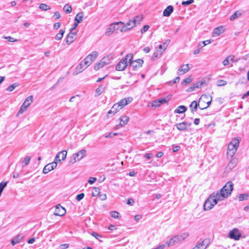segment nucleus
I'll return each mask as SVG.
<instances>
[{"instance_id":"obj_1","label":"nucleus","mask_w":249,"mask_h":249,"mask_svg":"<svg viewBox=\"0 0 249 249\" xmlns=\"http://www.w3.org/2000/svg\"><path fill=\"white\" fill-rule=\"evenodd\" d=\"M239 144V140L236 138L233 139L228 146L227 156L232 158Z\"/></svg>"},{"instance_id":"obj_2","label":"nucleus","mask_w":249,"mask_h":249,"mask_svg":"<svg viewBox=\"0 0 249 249\" xmlns=\"http://www.w3.org/2000/svg\"><path fill=\"white\" fill-rule=\"evenodd\" d=\"M126 57H129L128 62L130 64V67L132 68L133 70H136L138 68H141L143 63V61L142 59H139L133 61V55L132 53H129L126 55Z\"/></svg>"},{"instance_id":"obj_3","label":"nucleus","mask_w":249,"mask_h":249,"mask_svg":"<svg viewBox=\"0 0 249 249\" xmlns=\"http://www.w3.org/2000/svg\"><path fill=\"white\" fill-rule=\"evenodd\" d=\"M86 153V150L85 149L81 150L72 155L70 160L69 162L74 163L77 161H79L85 156Z\"/></svg>"},{"instance_id":"obj_4","label":"nucleus","mask_w":249,"mask_h":249,"mask_svg":"<svg viewBox=\"0 0 249 249\" xmlns=\"http://www.w3.org/2000/svg\"><path fill=\"white\" fill-rule=\"evenodd\" d=\"M124 24V22L122 21L116 22L113 23H111L109 27L107 29L106 32V35L107 36H109L111 35L114 31L118 30L120 29L119 25H123Z\"/></svg>"},{"instance_id":"obj_5","label":"nucleus","mask_w":249,"mask_h":249,"mask_svg":"<svg viewBox=\"0 0 249 249\" xmlns=\"http://www.w3.org/2000/svg\"><path fill=\"white\" fill-rule=\"evenodd\" d=\"M33 100V96L32 95H30L26 98L18 113V115L22 114L27 109L31 103H32Z\"/></svg>"},{"instance_id":"obj_6","label":"nucleus","mask_w":249,"mask_h":249,"mask_svg":"<svg viewBox=\"0 0 249 249\" xmlns=\"http://www.w3.org/2000/svg\"><path fill=\"white\" fill-rule=\"evenodd\" d=\"M233 189V184L231 181H228L220 190L221 193L228 195V197L231 195Z\"/></svg>"},{"instance_id":"obj_7","label":"nucleus","mask_w":249,"mask_h":249,"mask_svg":"<svg viewBox=\"0 0 249 249\" xmlns=\"http://www.w3.org/2000/svg\"><path fill=\"white\" fill-rule=\"evenodd\" d=\"M128 58L129 57H126V55L124 57H123L117 65L116 70L119 71L124 70L127 66Z\"/></svg>"},{"instance_id":"obj_8","label":"nucleus","mask_w":249,"mask_h":249,"mask_svg":"<svg viewBox=\"0 0 249 249\" xmlns=\"http://www.w3.org/2000/svg\"><path fill=\"white\" fill-rule=\"evenodd\" d=\"M142 18L139 17V16L135 17L132 20H129L125 24L127 27L131 28L132 29L134 27L136 26L137 24L140 23V22L142 21Z\"/></svg>"},{"instance_id":"obj_9","label":"nucleus","mask_w":249,"mask_h":249,"mask_svg":"<svg viewBox=\"0 0 249 249\" xmlns=\"http://www.w3.org/2000/svg\"><path fill=\"white\" fill-rule=\"evenodd\" d=\"M211 197L212 198H215L216 200L219 201H222L225 198L228 197V195H225L224 193H221L220 191L216 192H213V194H212L211 195Z\"/></svg>"},{"instance_id":"obj_10","label":"nucleus","mask_w":249,"mask_h":249,"mask_svg":"<svg viewBox=\"0 0 249 249\" xmlns=\"http://www.w3.org/2000/svg\"><path fill=\"white\" fill-rule=\"evenodd\" d=\"M241 236V234L237 229H233L229 233V237L236 240H239Z\"/></svg>"},{"instance_id":"obj_11","label":"nucleus","mask_w":249,"mask_h":249,"mask_svg":"<svg viewBox=\"0 0 249 249\" xmlns=\"http://www.w3.org/2000/svg\"><path fill=\"white\" fill-rule=\"evenodd\" d=\"M66 213L65 209L62 207L60 204H57L55 206L54 212V214L57 216H62Z\"/></svg>"},{"instance_id":"obj_12","label":"nucleus","mask_w":249,"mask_h":249,"mask_svg":"<svg viewBox=\"0 0 249 249\" xmlns=\"http://www.w3.org/2000/svg\"><path fill=\"white\" fill-rule=\"evenodd\" d=\"M205 82L204 81H198L196 83H194L192 86L189 87L187 90L186 91L188 92H192L195 90L196 89H198L201 88L202 86H203Z\"/></svg>"},{"instance_id":"obj_13","label":"nucleus","mask_w":249,"mask_h":249,"mask_svg":"<svg viewBox=\"0 0 249 249\" xmlns=\"http://www.w3.org/2000/svg\"><path fill=\"white\" fill-rule=\"evenodd\" d=\"M192 124L191 123L187 122H183L178 124H177L176 126L177 128L179 131H185L187 130V126H190Z\"/></svg>"},{"instance_id":"obj_14","label":"nucleus","mask_w":249,"mask_h":249,"mask_svg":"<svg viewBox=\"0 0 249 249\" xmlns=\"http://www.w3.org/2000/svg\"><path fill=\"white\" fill-rule=\"evenodd\" d=\"M212 198V197L210 196L205 201L203 206V209L205 211H209L213 207V204L211 202Z\"/></svg>"},{"instance_id":"obj_15","label":"nucleus","mask_w":249,"mask_h":249,"mask_svg":"<svg viewBox=\"0 0 249 249\" xmlns=\"http://www.w3.org/2000/svg\"><path fill=\"white\" fill-rule=\"evenodd\" d=\"M180 242L179 236L177 235L171 238L169 241L166 242V244L168 247L176 245V244Z\"/></svg>"},{"instance_id":"obj_16","label":"nucleus","mask_w":249,"mask_h":249,"mask_svg":"<svg viewBox=\"0 0 249 249\" xmlns=\"http://www.w3.org/2000/svg\"><path fill=\"white\" fill-rule=\"evenodd\" d=\"M121 109V107H119V105H117V104H115L108 111L107 116H109L110 115L112 116L114 115L118 111L120 110Z\"/></svg>"},{"instance_id":"obj_17","label":"nucleus","mask_w":249,"mask_h":249,"mask_svg":"<svg viewBox=\"0 0 249 249\" xmlns=\"http://www.w3.org/2000/svg\"><path fill=\"white\" fill-rule=\"evenodd\" d=\"M76 34V32L71 31L70 33L67 35L66 43L69 45L74 41V36Z\"/></svg>"},{"instance_id":"obj_18","label":"nucleus","mask_w":249,"mask_h":249,"mask_svg":"<svg viewBox=\"0 0 249 249\" xmlns=\"http://www.w3.org/2000/svg\"><path fill=\"white\" fill-rule=\"evenodd\" d=\"M189 71L188 64L182 65L178 70L177 74L178 75H182Z\"/></svg>"},{"instance_id":"obj_19","label":"nucleus","mask_w":249,"mask_h":249,"mask_svg":"<svg viewBox=\"0 0 249 249\" xmlns=\"http://www.w3.org/2000/svg\"><path fill=\"white\" fill-rule=\"evenodd\" d=\"M225 31L224 28L223 26H219L216 28H215L213 32V36H216L222 33H223Z\"/></svg>"},{"instance_id":"obj_20","label":"nucleus","mask_w":249,"mask_h":249,"mask_svg":"<svg viewBox=\"0 0 249 249\" xmlns=\"http://www.w3.org/2000/svg\"><path fill=\"white\" fill-rule=\"evenodd\" d=\"M174 11V7L172 5L168 6L163 12V16L164 17H169Z\"/></svg>"},{"instance_id":"obj_21","label":"nucleus","mask_w":249,"mask_h":249,"mask_svg":"<svg viewBox=\"0 0 249 249\" xmlns=\"http://www.w3.org/2000/svg\"><path fill=\"white\" fill-rule=\"evenodd\" d=\"M98 55V52L96 51H94L92 52L90 54H89L86 57L87 59L89 60V61L91 63L97 57Z\"/></svg>"},{"instance_id":"obj_22","label":"nucleus","mask_w":249,"mask_h":249,"mask_svg":"<svg viewBox=\"0 0 249 249\" xmlns=\"http://www.w3.org/2000/svg\"><path fill=\"white\" fill-rule=\"evenodd\" d=\"M107 59H108V57H104L102 58L100 61L95 65L94 70L95 71H97L100 68L103 67L105 66V62L103 61Z\"/></svg>"},{"instance_id":"obj_23","label":"nucleus","mask_w":249,"mask_h":249,"mask_svg":"<svg viewBox=\"0 0 249 249\" xmlns=\"http://www.w3.org/2000/svg\"><path fill=\"white\" fill-rule=\"evenodd\" d=\"M237 160L235 158L232 159L227 165V168L231 170L236 165Z\"/></svg>"},{"instance_id":"obj_24","label":"nucleus","mask_w":249,"mask_h":249,"mask_svg":"<svg viewBox=\"0 0 249 249\" xmlns=\"http://www.w3.org/2000/svg\"><path fill=\"white\" fill-rule=\"evenodd\" d=\"M199 107V104H197L196 101H193L190 105V109H191V112L192 113L194 112L195 111H196V110H197V107Z\"/></svg>"},{"instance_id":"obj_25","label":"nucleus","mask_w":249,"mask_h":249,"mask_svg":"<svg viewBox=\"0 0 249 249\" xmlns=\"http://www.w3.org/2000/svg\"><path fill=\"white\" fill-rule=\"evenodd\" d=\"M187 109V108L186 107L181 105L178 106L177 108L175 109L174 112L176 113H182L185 112Z\"/></svg>"},{"instance_id":"obj_26","label":"nucleus","mask_w":249,"mask_h":249,"mask_svg":"<svg viewBox=\"0 0 249 249\" xmlns=\"http://www.w3.org/2000/svg\"><path fill=\"white\" fill-rule=\"evenodd\" d=\"M84 13L83 12L78 13L75 17V21L78 23H81L83 19Z\"/></svg>"},{"instance_id":"obj_27","label":"nucleus","mask_w":249,"mask_h":249,"mask_svg":"<svg viewBox=\"0 0 249 249\" xmlns=\"http://www.w3.org/2000/svg\"><path fill=\"white\" fill-rule=\"evenodd\" d=\"M167 102L165 98H161L158 100V101H155L154 103L152 104L153 107H159L160 104L166 103Z\"/></svg>"},{"instance_id":"obj_28","label":"nucleus","mask_w":249,"mask_h":249,"mask_svg":"<svg viewBox=\"0 0 249 249\" xmlns=\"http://www.w3.org/2000/svg\"><path fill=\"white\" fill-rule=\"evenodd\" d=\"M87 68V66L84 65L83 62H81L78 66H77L76 70L77 71L76 74L81 72Z\"/></svg>"},{"instance_id":"obj_29","label":"nucleus","mask_w":249,"mask_h":249,"mask_svg":"<svg viewBox=\"0 0 249 249\" xmlns=\"http://www.w3.org/2000/svg\"><path fill=\"white\" fill-rule=\"evenodd\" d=\"M87 68V66L84 65L83 62H81L78 66H77L76 70L77 71L76 74L81 72Z\"/></svg>"},{"instance_id":"obj_30","label":"nucleus","mask_w":249,"mask_h":249,"mask_svg":"<svg viewBox=\"0 0 249 249\" xmlns=\"http://www.w3.org/2000/svg\"><path fill=\"white\" fill-rule=\"evenodd\" d=\"M87 68V66L84 65L83 62H81L78 66H77L76 70L77 71L76 74L81 72Z\"/></svg>"},{"instance_id":"obj_31","label":"nucleus","mask_w":249,"mask_h":249,"mask_svg":"<svg viewBox=\"0 0 249 249\" xmlns=\"http://www.w3.org/2000/svg\"><path fill=\"white\" fill-rule=\"evenodd\" d=\"M22 238V237L21 235H18L16 238L11 240V244L14 246L16 244L19 243Z\"/></svg>"},{"instance_id":"obj_32","label":"nucleus","mask_w":249,"mask_h":249,"mask_svg":"<svg viewBox=\"0 0 249 249\" xmlns=\"http://www.w3.org/2000/svg\"><path fill=\"white\" fill-rule=\"evenodd\" d=\"M242 15V13L239 11L235 12L231 17L230 19L231 20H233L238 17H240Z\"/></svg>"},{"instance_id":"obj_33","label":"nucleus","mask_w":249,"mask_h":249,"mask_svg":"<svg viewBox=\"0 0 249 249\" xmlns=\"http://www.w3.org/2000/svg\"><path fill=\"white\" fill-rule=\"evenodd\" d=\"M129 120V117L127 116H123L120 118V124L123 126L126 124Z\"/></svg>"},{"instance_id":"obj_34","label":"nucleus","mask_w":249,"mask_h":249,"mask_svg":"<svg viewBox=\"0 0 249 249\" xmlns=\"http://www.w3.org/2000/svg\"><path fill=\"white\" fill-rule=\"evenodd\" d=\"M209 243H210L209 240L208 239H205L203 240L201 242H200V243L198 242L196 244H202V245L200 246V248L201 247H203V246H205V247L204 248H203L202 249H206V248L209 246Z\"/></svg>"},{"instance_id":"obj_35","label":"nucleus","mask_w":249,"mask_h":249,"mask_svg":"<svg viewBox=\"0 0 249 249\" xmlns=\"http://www.w3.org/2000/svg\"><path fill=\"white\" fill-rule=\"evenodd\" d=\"M106 85H101L96 89V92L97 93L98 95H100L105 90Z\"/></svg>"},{"instance_id":"obj_36","label":"nucleus","mask_w":249,"mask_h":249,"mask_svg":"<svg viewBox=\"0 0 249 249\" xmlns=\"http://www.w3.org/2000/svg\"><path fill=\"white\" fill-rule=\"evenodd\" d=\"M249 195L247 194H240L238 196V199L240 201L248 199Z\"/></svg>"},{"instance_id":"obj_37","label":"nucleus","mask_w":249,"mask_h":249,"mask_svg":"<svg viewBox=\"0 0 249 249\" xmlns=\"http://www.w3.org/2000/svg\"><path fill=\"white\" fill-rule=\"evenodd\" d=\"M52 170H53V169L52 168L51 165L50 164V163H49L45 165V167H44L43 169V173L44 174H47Z\"/></svg>"},{"instance_id":"obj_38","label":"nucleus","mask_w":249,"mask_h":249,"mask_svg":"<svg viewBox=\"0 0 249 249\" xmlns=\"http://www.w3.org/2000/svg\"><path fill=\"white\" fill-rule=\"evenodd\" d=\"M64 33H65V30H63V29H61L59 31V32L57 34H56V35L55 36V39L56 40L61 39L62 38Z\"/></svg>"},{"instance_id":"obj_39","label":"nucleus","mask_w":249,"mask_h":249,"mask_svg":"<svg viewBox=\"0 0 249 249\" xmlns=\"http://www.w3.org/2000/svg\"><path fill=\"white\" fill-rule=\"evenodd\" d=\"M39 8L43 11H47L51 9L50 6L45 3H41L40 4Z\"/></svg>"},{"instance_id":"obj_40","label":"nucleus","mask_w":249,"mask_h":249,"mask_svg":"<svg viewBox=\"0 0 249 249\" xmlns=\"http://www.w3.org/2000/svg\"><path fill=\"white\" fill-rule=\"evenodd\" d=\"M100 189L98 187H94L92 190V196H96L100 194Z\"/></svg>"},{"instance_id":"obj_41","label":"nucleus","mask_w":249,"mask_h":249,"mask_svg":"<svg viewBox=\"0 0 249 249\" xmlns=\"http://www.w3.org/2000/svg\"><path fill=\"white\" fill-rule=\"evenodd\" d=\"M64 11L68 14L70 13L72 11V8L69 4H66L63 8Z\"/></svg>"},{"instance_id":"obj_42","label":"nucleus","mask_w":249,"mask_h":249,"mask_svg":"<svg viewBox=\"0 0 249 249\" xmlns=\"http://www.w3.org/2000/svg\"><path fill=\"white\" fill-rule=\"evenodd\" d=\"M193 80L191 76H189L185 78L182 82L181 84L183 86L186 85L187 84L190 83Z\"/></svg>"},{"instance_id":"obj_43","label":"nucleus","mask_w":249,"mask_h":249,"mask_svg":"<svg viewBox=\"0 0 249 249\" xmlns=\"http://www.w3.org/2000/svg\"><path fill=\"white\" fill-rule=\"evenodd\" d=\"M189 233L188 232H184L181 234L178 235L180 241H183V240L187 238L189 236Z\"/></svg>"},{"instance_id":"obj_44","label":"nucleus","mask_w":249,"mask_h":249,"mask_svg":"<svg viewBox=\"0 0 249 249\" xmlns=\"http://www.w3.org/2000/svg\"><path fill=\"white\" fill-rule=\"evenodd\" d=\"M117 105H119V107L122 108L125 106L127 105V103L125 101V98H124L120 101L118 103H116Z\"/></svg>"},{"instance_id":"obj_45","label":"nucleus","mask_w":249,"mask_h":249,"mask_svg":"<svg viewBox=\"0 0 249 249\" xmlns=\"http://www.w3.org/2000/svg\"><path fill=\"white\" fill-rule=\"evenodd\" d=\"M30 160H31L30 157H29L28 156H26L24 158V160L22 162V166L27 165L29 164V163L30 161Z\"/></svg>"},{"instance_id":"obj_46","label":"nucleus","mask_w":249,"mask_h":249,"mask_svg":"<svg viewBox=\"0 0 249 249\" xmlns=\"http://www.w3.org/2000/svg\"><path fill=\"white\" fill-rule=\"evenodd\" d=\"M18 84L17 83H15L12 85H11L10 86H9L7 89H6L8 91H13L17 87H18Z\"/></svg>"},{"instance_id":"obj_47","label":"nucleus","mask_w":249,"mask_h":249,"mask_svg":"<svg viewBox=\"0 0 249 249\" xmlns=\"http://www.w3.org/2000/svg\"><path fill=\"white\" fill-rule=\"evenodd\" d=\"M119 26H120L119 29L120 30L121 32H126L127 31L131 29V28L127 27L124 24L123 25H119Z\"/></svg>"},{"instance_id":"obj_48","label":"nucleus","mask_w":249,"mask_h":249,"mask_svg":"<svg viewBox=\"0 0 249 249\" xmlns=\"http://www.w3.org/2000/svg\"><path fill=\"white\" fill-rule=\"evenodd\" d=\"M59 154H60V157H61V160H65L66 158L67 152L66 150H63L61 152H60L58 153Z\"/></svg>"},{"instance_id":"obj_49","label":"nucleus","mask_w":249,"mask_h":249,"mask_svg":"<svg viewBox=\"0 0 249 249\" xmlns=\"http://www.w3.org/2000/svg\"><path fill=\"white\" fill-rule=\"evenodd\" d=\"M7 183V181L1 182L0 183V196H1L4 188L6 186Z\"/></svg>"},{"instance_id":"obj_50","label":"nucleus","mask_w":249,"mask_h":249,"mask_svg":"<svg viewBox=\"0 0 249 249\" xmlns=\"http://www.w3.org/2000/svg\"><path fill=\"white\" fill-rule=\"evenodd\" d=\"M165 48L163 47L162 44L159 45L157 51L159 52V54L160 55L165 50Z\"/></svg>"},{"instance_id":"obj_51","label":"nucleus","mask_w":249,"mask_h":249,"mask_svg":"<svg viewBox=\"0 0 249 249\" xmlns=\"http://www.w3.org/2000/svg\"><path fill=\"white\" fill-rule=\"evenodd\" d=\"M208 97L207 95H202L199 100V104H200L202 102H205L208 101Z\"/></svg>"},{"instance_id":"obj_52","label":"nucleus","mask_w":249,"mask_h":249,"mask_svg":"<svg viewBox=\"0 0 249 249\" xmlns=\"http://www.w3.org/2000/svg\"><path fill=\"white\" fill-rule=\"evenodd\" d=\"M119 214L120 213L116 211H112L110 212V215L115 219L118 218L119 217Z\"/></svg>"},{"instance_id":"obj_53","label":"nucleus","mask_w":249,"mask_h":249,"mask_svg":"<svg viewBox=\"0 0 249 249\" xmlns=\"http://www.w3.org/2000/svg\"><path fill=\"white\" fill-rule=\"evenodd\" d=\"M194 2V0H188L186 1H183L181 2L182 5L185 6H188L190 4L193 3Z\"/></svg>"},{"instance_id":"obj_54","label":"nucleus","mask_w":249,"mask_h":249,"mask_svg":"<svg viewBox=\"0 0 249 249\" xmlns=\"http://www.w3.org/2000/svg\"><path fill=\"white\" fill-rule=\"evenodd\" d=\"M3 38L7 39L9 42H13L15 41H17V40L14 39L13 37L9 36H4L3 37Z\"/></svg>"},{"instance_id":"obj_55","label":"nucleus","mask_w":249,"mask_h":249,"mask_svg":"<svg viewBox=\"0 0 249 249\" xmlns=\"http://www.w3.org/2000/svg\"><path fill=\"white\" fill-rule=\"evenodd\" d=\"M179 77L178 76L176 77L174 80H171L169 82V84L171 85H173V84L177 83L179 81Z\"/></svg>"},{"instance_id":"obj_56","label":"nucleus","mask_w":249,"mask_h":249,"mask_svg":"<svg viewBox=\"0 0 249 249\" xmlns=\"http://www.w3.org/2000/svg\"><path fill=\"white\" fill-rule=\"evenodd\" d=\"M217 86H225L227 84V82L226 81L223 80H219L217 81Z\"/></svg>"},{"instance_id":"obj_57","label":"nucleus","mask_w":249,"mask_h":249,"mask_svg":"<svg viewBox=\"0 0 249 249\" xmlns=\"http://www.w3.org/2000/svg\"><path fill=\"white\" fill-rule=\"evenodd\" d=\"M85 196V195L84 193H81L77 195L76 197V199L77 201H79L81 200H82Z\"/></svg>"},{"instance_id":"obj_58","label":"nucleus","mask_w":249,"mask_h":249,"mask_svg":"<svg viewBox=\"0 0 249 249\" xmlns=\"http://www.w3.org/2000/svg\"><path fill=\"white\" fill-rule=\"evenodd\" d=\"M149 28V26L148 25H144L141 29V32L142 34H143L146 32Z\"/></svg>"},{"instance_id":"obj_59","label":"nucleus","mask_w":249,"mask_h":249,"mask_svg":"<svg viewBox=\"0 0 249 249\" xmlns=\"http://www.w3.org/2000/svg\"><path fill=\"white\" fill-rule=\"evenodd\" d=\"M82 62H83L84 65H85V66H87H87H89L90 64H91L89 61V60L88 59H87V57H86Z\"/></svg>"},{"instance_id":"obj_60","label":"nucleus","mask_w":249,"mask_h":249,"mask_svg":"<svg viewBox=\"0 0 249 249\" xmlns=\"http://www.w3.org/2000/svg\"><path fill=\"white\" fill-rule=\"evenodd\" d=\"M210 98H211L210 100V101H208L206 102V104H207V106L206 107H199V108L200 109L202 110V109H206V108H207L210 106V105L211 104V102H212V97L211 96L210 97Z\"/></svg>"},{"instance_id":"obj_61","label":"nucleus","mask_w":249,"mask_h":249,"mask_svg":"<svg viewBox=\"0 0 249 249\" xmlns=\"http://www.w3.org/2000/svg\"><path fill=\"white\" fill-rule=\"evenodd\" d=\"M96 180H97V178H92V177H91L88 180V182L89 184H92L93 183H94L96 181Z\"/></svg>"},{"instance_id":"obj_62","label":"nucleus","mask_w":249,"mask_h":249,"mask_svg":"<svg viewBox=\"0 0 249 249\" xmlns=\"http://www.w3.org/2000/svg\"><path fill=\"white\" fill-rule=\"evenodd\" d=\"M222 64L224 66H227L229 64V57L227 56L222 62Z\"/></svg>"},{"instance_id":"obj_63","label":"nucleus","mask_w":249,"mask_h":249,"mask_svg":"<svg viewBox=\"0 0 249 249\" xmlns=\"http://www.w3.org/2000/svg\"><path fill=\"white\" fill-rule=\"evenodd\" d=\"M170 42V39H167L165 40V41L162 44L163 47L166 49V47L168 46V45L169 44Z\"/></svg>"},{"instance_id":"obj_64","label":"nucleus","mask_w":249,"mask_h":249,"mask_svg":"<svg viewBox=\"0 0 249 249\" xmlns=\"http://www.w3.org/2000/svg\"><path fill=\"white\" fill-rule=\"evenodd\" d=\"M134 203V201L132 198H129L127 201V204L132 206Z\"/></svg>"}]
</instances>
